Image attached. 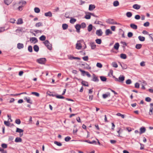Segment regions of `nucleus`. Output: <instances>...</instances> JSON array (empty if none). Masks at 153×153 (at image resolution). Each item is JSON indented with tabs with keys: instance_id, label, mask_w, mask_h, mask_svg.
<instances>
[{
	"instance_id": "1",
	"label": "nucleus",
	"mask_w": 153,
	"mask_h": 153,
	"mask_svg": "<svg viewBox=\"0 0 153 153\" xmlns=\"http://www.w3.org/2000/svg\"><path fill=\"white\" fill-rule=\"evenodd\" d=\"M19 5L18 4L15 3L13 5V8L15 10H18L19 11H21L22 10V7L23 6L21 5L18 6Z\"/></svg>"
},
{
	"instance_id": "2",
	"label": "nucleus",
	"mask_w": 153,
	"mask_h": 153,
	"mask_svg": "<svg viewBox=\"0 0 153 153\" xmlns=\"http://www.w3.org/2000/svg\"><path fill=\"white\" fill-rule=\"evenodd\" d=\"M43 43L49 50H51L52 48V45L49 43L48 40H46L43 42Z\"/></svg>"
},
{
	"instance_id": "3",
	"label": "nucleus",
	"mask_w": 153,
	"mask_h": 153,
	"mask_svg": "<svg viewBox=\"0 0 153 153\" xmlns=\"http://www.w3.org/2000/svg\"><path fill=\"white\" fill-rule=\"evenodd\" d=\"M46 60L45 58H41L37 60V62L40 64H44Z\"/></svg>"
},
{
	"instance_id": "4",
	"label": "nucleus",
	"mask_w": 153,
	"mask_h": 153,
	"mask_svg": "<svg viewBox=\"0 0 153 153\" xmlns=\"http://www.w3.org/2000/svg\"><path fill=\"white\" fill-rule=\"evenodd\" d=\"M82 41H83V40H82L77 41V43L76 44V49L78 50H80L81 49L82 46L80 42H81Z\"/></svg>"
},
{
	"instance_id": "5",
	"label": "nucleus",
	"mask_w": 153,
	"mask_h": 153,
	"mask_svg": "<svg viewBox=\"0 0 153 153\" xmlns=\"http://www.w3.org/2000/svg\"><path fill=\"white\" fill-rule=\"evenodd\" d=\"M30 42L33 44H35L38 42L37 39L36 37L30 38Z\"/></svg>"
},
{
	"instance_id": "6",
	"label": "nucleus",
	"mask_w": 153,
	"mask_h": 153,
	"mask_svg": "<svg viewBox=\"0 0 153 153\" xmlns=\"http://www.w3.org/2000/svg\"><path fill=\"white\" fill-rule=\"evenodd\" d=\"M24 100H25L27 103L31 104L32 103V101L30 100V98L29 97H25L24 98Z\"/></svg>"
},
{
	"instance_id": "7",
	"label": "nucleus",
	"mask_w": 153,
	"mask_h": 153,
	"mask_svg": "<svg viewBox=\"0 0 153 153\" xmlns=\"http://www.w3.org/2000/svg\"><path fill=\"white\" fill-rule=\"evenodd\" d=\"M81 26L80 25L77 24L75 26V28L76 29V31L78 33L80 32V29Z\"/></svg>"
},
{
	"instance_id": "8",
	"label": "nucleus",
	"mask_w": 153,
	"mask_h": 153,
	"mask_svg": "<svg viewBox=\"0 0 153 153\" xmlns=\"http://www.w3.org/2000/svg\"><path fill=\"white\" fill-rule=\"evenodd\" d=\"M140 132H139V134H141L142 133H144L146 131V128L144 127H142L140 128Z\"/></svg>"
},
{
	"instance_id": "9",
	"label": "nucleus",
	"mask_w": 153,
	"mask_h": 153,
	"mask_svg": "<svg viewBox=\"0 0 153 153\" xmlns=\"http://www.w3.org/2000/svg\"><path fill=\"white\" fill-rule=\"evenodd\" d=\"M125 79V76L123 75H120L119 77V82H123Z\"/></svg>"
},
{
	"instance_id": "10",
	"label": "nucleus",
	"mask_w": 153,
	"mask_h": 153,
	"mask_svg": "<svg viewBox=\"0 0 153 153\" xmlns=\"http://www.w3.org/2000/svg\"><path fill=\"white\" fill-rule=\"evenodd\" d=\"M102 32L101 29L97 30L96 32V34L99 36H101L102 35Z\"/></svg>"
},
{
	"instance_id": "11",
	"label": "nucleus",
	"mask_w": 153,
	"mask_h": 153,
	"mask_svg": "<svg viewBox=\"0 0 153 153\" xmlns=\"http://www.w3.org/2000/svg\"><path fill=\"white\" fill-rule=\"evenodd\" d=\"M110 96V94L109 92H107L106 94H103L102 95V97L104 99H105L107 97Z\"/></svg>"
},
{
	"instance_id": "12",
	"label": "nucleus",
	"mask_w": 153,
	"mask_h": 153,
	"mask_svg": "<svg viewBox=\"0 0 153 153\" xmlns=\"http://www.w3.org/2000/svg\"><path fill=\"white\" fill-rule=\"evenodd\" d=\"M91 80L95 82H98L99 81L97 77L94 74H93V77Z\"/></svg>"
},
{
	"instance_id": "13",
	"label": "nucleus",
	"mask_w": 153,
	"mask_h": 153,
	"mask_svg": "<svg viewBox=\"0 0 153 153\" xmlns=\"http://www.w3.org/2000/svg\"><path fill=\"white\" fill-rule=\"evenodd\" d=\"M96 7L94 4H90L89 5V10L90 11L93 10Z\"/></svg>"
},
{
	"instance_id": "14",
	"label": "nucleus",
	"mask_w": 153,
	"mask_h": 153,
	"mask_svg": "<svg viewBox=\"0 0 153 153\" xmlns=\"http://www.w3.org/2000/svg\"><path fill=\"white\" fill-rule=\"evenodd\" d=\"M45 16L47 17H52V13L51 11L45 13L44 14Z\"/></svg>"
},
{
	"instance_id": "15",
	"label": "nucleus",
	"mask_w": 153,
	"mask_h": 153,
	"mask_svg": "<svg viewBox=\"0 0 153 153\" xmlns=\"http://www.w3.org/2000/svg\"><path fill=\"white\" fill-rule=\"evenodd\" d=\"M17 48L19 49H21L24 48V45L21 43H18L17 44Z\"/></svg>"
},
{
	"instance_id": "16",
	"label": "nucleus",
	"mask_w": 153,
	"mask_h": 153,
	"mask_svg": "<svg viewBox=\"0 0 153 153\" xmlns=\"http://www.w3.org/2000/svg\"><path fill=\"white\" fill-rule=\"evenodd\" d=\"M119 46L120 45L119 43L118 42H117L114 45V48L116 50H118L119 49Z\"/></svg>"
},
{
	"instance_id": "17",
	"label": "nucleus",
	"mask_w": 153,
	"mask_h": 153,
	"mask_svg": "<svg viewBox=\"0 0 153 153\" xmlns=\"http://www.w3.org/2000/svg\"><path fill=\"white\" fill-rule=\"evenodd\" d=\"M130 26L134 30H136L137 28V25L133 23L131 24L130 25Z\"/></svg>"
},
{
	"instance_id": "18",
	"label": "nucleus",
	"mask_w": 153,
	"mask_h": 153,
	"mask_svg": "<svg viewBox=\"0 0 153 153\" xmlns=\"http://www.w3.org/2000/svg\"><path fill=\"white\" fill-rule=\"evenodd\" d=\"M133 7L134 9L138 10L140 9V6L137 4H135L133 6Z\"/></svg>"
},
{
	"instance_id": "19",
	"label": "nucleus",
	"mask_w": 153,
	"mask_h": 153,
	"mask_svg": "<svg viewBox=\"0 0 153 153\" xmlns=\"http://www.w3.org/2000/svg\"><path fill=\"white\" fill-rule=\"evenodd\" d=\"M90 46L92 49H94L96 47V45L94 42H91L90 43Z\"/></svg>"
},
{
	"instance_id": "20",
	"label": "nucleus",
	"mask_w": 153,
	"mask_h": 153,
	"mask_svg": "<svg viewBox=\"0 0 153 153\" xmlns=\"http://www.w3.org/2000/svg\"><path fill=\"white\" fill-rule=\"evenodd\" d=\"M12 0H4V2L5 4L8 5L12 2Z\"/></svg>"
},
{
	"instance_id": "21",
	"label": "nucleus",
	"mask_w": 153,
	"mask_h": 153,
	"mask_svg": "<svg viewBox=\"0 0 153 153\" xmlns=\"http://www.w3.org/2000/svg\"><path fill=\"white\" fill-rule=\"evenodd\" d=\"M26 3V1H23V0H21L20 1H19V4L20 5H22L23 6V5H25Z\"/></svg>"
},
{
	"instance_id": "22",
	"label": "nucleus",
	"mask_w": 153,
	"mask_h": 153,
	"mask_svg": "<svg viewBox=\"0 0 153 153\" xmlns=\"http://www.w3.org/2000/svg\"><path fill=\"white\" fill-rule=\"evenodd\" d=\"M33 49H34V50L36 52H37L39 51V47H38V46L37 45H35L34 46H33Z\"/></svg>"
},
{
	"instance_id": "23",
	"label": "nucleus",
	"mask_w": 153,
	"mask_h": 153,
	"mask_svg": "<svg viewBox=\"0 0 153 153\" xmlns=\"http://www.w3.org/2000/svg\"><path fill=\"white\" fill-rule=\"evenodd\" d=\"M42 23L40 22L36 23L35 25V26L36 27H39L40 26H42Z\"/></svg>"
},
{
	"instance_id": "24",
	"label": "nucleus",
	"mask_w": 153,
	"mask_h": 153,
	"mask_svg": "<svg viewBox=\"0 0 153 153\" xmlns=\"http://www.w3.org/2000/svg\"><path fill=\"white\" fill-rule=\"evenodd\" d=\"M106 22L108 24H114V20L113 19H109L107 20Z\"/></svg>"
},
{
	"instance_id": "25",
	"label": "nucleus",
	"mask_w": 153,
	"mask_h": 153,
	"mask_svg": "<svg viewBox=\"0 0 153 153\" xmlns=\"http://www.w3.org/2000/svg\"><path fill=\"white\" fill-rule=\"evenodd\" d=\"M23 23L22 19L21 18H20L18 19L17 22L16 23L18 25H20L22 24Z\"/></svg>"
},
{
	"instance_id": "26",
	"label": "nucleus",
	"mask_w": 153,
	"mask_h": 153,
	"mask_svg": "<svg viewBox=\"0 0 153 153\" xmlns=\"http://www.w3.org/2000/svg\"><path fill=\"white\" fill-rule=\"evenodd\" d=\"M112 33V32L109 29H108L106 30L105 31V34L106 36L108 35L109 34H111Z\"/></svg>"
},
{
	"instance_id": "27",
	"label": "nucleus",
	"mask_w": 153,
	"mask_h": 153,
	"mask_svg": "<svg viewBox=\"0 0 153 153\" xmlns=\"http://www.w3.org/2000/svg\"><path fill=\"white\" fill-rule=\"evenodd\" d=\"M93 28V26L91 24L89 25L88 27V30L89 32L91 31Z\"/></svg>"
},
{
	"instance_id": "28",
	"label": "nucleus",
	"mask_w": 153,
	"mask_h": 153,
	"mask_svg": "<svg viewBox=\"0 0 153 153\" xmlns=\"http://www.w3.org/2000/svg\"><path fill=\"white\" fill-rule=\"evenodd\" d=\"M82 84L85 86H88V82L85 81H82Z\"/></svg>"
},
{
	"instance_id": "29",
	"label": "nucleus",
	"mask_w": 153,
	"mask_h": 153,
	"mask_svg": "<svg viewBox=\"0 0 153 153\" xmlns=\"http://www.w3.org/2000/svg\"><path fill=\"white\" fill-rule=\"evenodd\" d=\"M15 141L17 143L21 142L22 141V139L20 137H17L16 138Z\"/></svg>"
},
{
	"instance_id": "30",
	"label": "nucleus",
	"mask_w": 153,
	"mask_h": 153,
	"mask_svg": "<svg viewBox=\"0 0 153 153\" xmlns=\"http://www.w3.org/2000/svg\"><path fill=\"white\" fill-rule=\"evenodd\" d=\"M101 80L102 82H105L107 80V78L104 76H101L100 77Z\"/></svg>"
},
{
	"instance_id": "31",
	"label": "nucleus",
	"mask_w": 153,
	"mask_h": 153,
	"mask_svg": "<svg viewBox=\"0 0 153 153\" xmlns=\"http://www.w3.org/2000/svg\"><path fill=\"white\" fill-rule=\"evenodd\" d=\"M138 39L140 41L142 42L144 41L145 40V38L144 37L141 36H139Z\"/></svg>"
},
{
	"instance_id": "32",
	"label": "nucleus",
	"mask_w": 153,
	"mask_h": 153,
	"mask_svg": "<svg viewBox=\"0 0 153 153\" xmlns=\"http://www.w3.org/2000/svg\"><path fill=\"white\" fill-rule=\"evenodd\" d=\"M122 131V130H121V128H119V130L118 131H117V132L118 133V135H117V136L118 137H122L120 136V134Z\"/></svg>"
},
{
	"instance_id": "33",
	"label": "nucleus",
	"mask_w": 153,
	"mask_h": 153,
	"mask_svg": "<svg viewBox=\"0 0 153 153\" xmlns=\"http://www.w3.org/2000/svg\"><path fill=\"white\" fill-rule=\"evenodd\" d=\"M76 21V19L73 18H71L70 20V22L71 24L74 23Z\"/></svg>"
},
{
	"instance_id": "34",
	"label": "nucleus",
	"mask_w": 153,
	"mask_h": 153,
	"mask_svg": "<svg viewBox=\"0 0 153 153\" xmlns=\"http://www.w3.org/2000/svg\"><path fill=\"white\" fill-rule=\"evenodd\" d=\"M62 27L63 30H66L68 27V25L66 24H63L62 25Z\"/></svg>"
},
{
	"instance_id": "35",
	"label": "nucleus",
	"mask_w": 153,
	"mask_h": 153,
	"mask_svg": "<svg viewBox=\"0 0 153 153\" xmlns=\"http://www.w3.org/2000/svg\"><path fill=\"white\" fill-rule=\"evenodd\" d=\"M39 39L41 41H45L46 39V37L44 35H42L40 37Z\"/></svg>"
},
{
	"instance_id": "36",
	"label": "nucleus",
	"mask_w": 153,
	"mask_h": 153,
	"mask_svg": "<svg viewBox=\"0 0 153 153\" xmlns=\"http://www.w3.org/2000/svg\"><path fill=\"white\" fill-rule=\"evenodd\" d=\"M102 22L100 21H97L96 20L94 22V24H96L100 25L102 26H103L104 25L103 24L101 23Z\"/></svg>"
},
{
	"instance_id": "37",
	"label": "nucleus",
	"mask_w": 153,
	"mask_h": 153,
	"mask_svg": "<svg viewBox=\"0 0 153 153\" xmlns=\"http://www.w3.org/2000/svg\"><path fill=\"white\" fill-rule=\"evenodd\" d=\"M34 11L35 13H39L40 12V9L37 7H36L34 9Z\"/></svg>"
},
{
	"instance_id": "38",
	"label": "nucleus",
	"mask_w": 153,
	"mask_h": 153,
	"mask_svg": "<svg viewBox=\"0 0 153 153\" xmlns=\"http://www.w3.org/2000/svg\"><path fill=\"white\" fill-rule=\"evenodd\" d=\"M120 57L122 59H125L126 58V56L125 54L122 53L120 54Z\"/></svg>"
},
{
	"instance_id": "39",
	"label": "nucleus",
	"mask_w": 153,
	"mask_h": 153,
	"mask_svg": "<svg viewBox=\"0 0 153 153\" xmlns=\"http://www.w3.org/2000/svg\"><path fill=\"white\" fill-rule=\"evenodd\" d=\"M120 65L123 69H125L127 68V65L126 64H120Z\"/></svg>"
},
{
	"instance_id": "40",
	"label": "nucleus",
	"mask_w": 153,
	"mask_h": 153,
	"mask_svg": "<svg viewBox=\"0 0 153 153\" xmlns=\"http://www.w3.org/2000/svg\"><path fill=\"white\" fill-rule=\"evenodd\" d=\"M16 132H19L20 133H23V130L19 128H16Z\"/></svg>"
},
{
	"instance_id": "41",
	"label": "nucleus",
	"mask_w": 153,
	"mask_h": 153,
	"mask_svg": "<svg viewBox=\"0 0 153 153\" xmlns=\"http://www.w3.org/2000/svg\"><path fill=\"white\" fill-rule=\"evenodd\" d=\"M86 142H88V143L90 144H96V142L95 140H93L92 142H91L88 140H86L85 141Z\"/></svg>"
},
{
	"instance_id": "42",
	"label": "nucleus",
	"mask_w": 153,
	"mask_h": 153,
	"mask_svg": "<svg viewBox=\"0 0 153 153\" xmlns=\"http://www.w3.org/2000/svg\"><path fill=\"white\" fill-rule=\"evenodd\" d=\"M54 143L58 146H61L62 145V144L58 142L57 141H55L54 142Z\"/></svg>"
},
{
	"instance_id": "43",
	"label": "nucleus",
	"mask_w": 153,
	"mask_h": 153,
	"mask_svg": "<svg viewBox=\"0 0 153 153\" xmlns=\"http://www.w3.org/2000/svg\"><path fill=\"white\" fill-rule=\"evenodd\" d=\"M142 46V45L141 44H137L136 45L135 48L137 49H140L141 48Z\"/></svg>"
},
{
	"instance_id": "44",
	"label": "nucleus",
	"mask_w": 153,
	"mask_h": 153,
	"mask_svg": "<svg viewBox=\"0 0 153 153\" xmlns=\"http://www.w3.org/2000/svg\"><path fill=\"white\" fill-rule=\"evenodd\" d=\"M119 5V2L117 1H115L113 3V5L115 7H117Z\"/></svg>"
},
{
	"instance_id": "45",
	"label": "nucleus",
	"mask_w": 153,
	"mask_h": 153,
	"mask_svg": "<svg viewBox=\"0 0 153 153\" xmlns=\"http://www.w3.org/2000/svg\"><path fill=\"white\" fill-rule=\"evenodd\" d=\"M56 97L58 99H64L65 97L63 96H61L60 95H55Z\"/></svg>"
},
{
	"instance_id": "46",
	"label": "nucleus",
	"mask_w": 153,
	"mask_h": 153,
	"mask_svg": "<svg viewBox=\"0 0 153 153\" xmlns=\"http://www.w3.org/2000/svg\"><path fill=\"white\" fill-rule=\"evenodd\" d=\"M96 43L98 44H100L101 43V40L100 39H97L95 40Z\"/></svg>"
},
{
	"instance_id": "47",
	"label": "nucleus",
	"mask_w": 153,
	"mask_h": 153,
	"mask_svg": "<svg viewBox=\"0 0 153 153\" xmlns=\"http://www.w3.org/2000/svg\"><path fill=\"white\" fill-rule=\"evenodd\" d=\"M126 15L128 17H130L132 16V14L130 12H128L126 13Z\"/></svg>"
},
{
	"instance_id": "48",
	"label": "nucleus",
	"mask_w": 153,
	"mask_h": 153,
	"mask_svg": "<svg viewBox=\"0 0 153 153\" xmlns=\"http://www.w3.org/2000/svg\"><path fill=\"white\" fill-rule=\"evenodd\" d=\"M80 25L81 26V27L82 28H85L86 26V24L84 22L82 23Z\"/></svg>"
},
{
	"instance_id": "49",
	"label": "nucleus",
	"mask_w": 153,
	"mask_h": 153,
	"mask_svg": "<svg viewBox=\"0 0 153 153\" xmlns=\"http://www.w3.org/2000/svg\"><path fill=\"white\" fill-rule=\"evenodd\" d=\"M28 50L30 52H32L33 51L32 47L31 46L29 45L28 47Z\"/></svg>"
},
{
	"instance_id": "50",
	"label": "nucleus",
	"mask_w": 153,
	"mask_h": 153,
	"mask_svg": "<svg viewBox=\"0 0 153 153\" xmlns=\"http://www.w3.org/2000/svg\"><path fill=\"white\" fill-rule=\"evenodd\" d=\"M79 71L82 73V74L83 76H84L85 74H86L87 72L81 69H79Z\"/></svg>"
},
{
	"instance_id": "51",
	"label": "nucleus",
	"mask_w": 153,
	"mask_h": 153,
	"mask_svg": "<svg viewBox=\"0 0 153 153\" xmlns=\"http://www.w3.org/2000/svg\"><path fill=\"white\" fill-rule=\"evenodd\" d=\"M91 15L89 14H86L85 16V18L86 19H88L91 18Z\"/></svg>"
},
{
	"instance_id": "52",
	"label": "nucleus",
	"mask_w": 153,
	"mask_h": 153,
	"mask_svg": "<svg viewBox=\"0 0 153 153\" xmlns=\"http://www.w3.org/2000/svg\"><path fill=\"white\" fill-rule=\"evenodd\" d=\"M96 66L97 67H98L100 68H101L102 67V64L101 63L99 62L97 63Z\"/></svg>"
},
{
	"instance_id": "53",
	"label": "nucleus",
	"mask_w": 153,
	"mask_h": 153,
	"mask_svg": "<svg viewBox=\"0 0 153 153\" xmlns=\"http://www.w3.org/2000/svg\"><path fill=\"white\" fill-rule=\"evenodd\" d=\"M112 66L114 68H117L118 65L117 63L115 62H113L112 63Z\"/></svg>"
},
{
	"instance_id": "54",
	"label": "nucleus",
	"mask_w": 153,
	"mask_h": 153,
	"mask_svg": "<svg viewBox=\"0 0 153 153\" xmlns=\"http://www.w3.org/2000/svg\"><path fill=\"white\" fill-rule=\"evenodd\" d=\"M116 115L118 116L121 117L122 118H124V115L121 114V113H117L116 114Z\"/></svg>"
},
{
	"instance_id": "55",
	"label": "nucleus",
	"mask_w": 153,
	"mask_h": 153,
	"mask_svg": "<svg viewBox=\"0 0 153 153\" xmlns=\"http://www.w3.org/2000/svg\"><path fill=\"white\" fill-rule=\"evenodd\" d=\"M31 94L34 95L36 97H38L39 96V94L36 92H32L31 93Z\"/></svg>"
},
{
	"instance_id": "56",
	"label": "nucleus",
	"mask_w": 153,
	"mask_h": 153,
	"mask_svg": "<svg viewBox=\"0 0 153 153\" xmlns=\"http://www.w3.org/2000/svg\"><path fill=\"white\" fill-rule=\"evenodd\" d=\"M133 35V34L132 32H129L128 33V36L129 38L131 37Z\"/></svg>"
},
{
	"instance_id": "57",
	"label": "nucleus",
	"mask_w": 153,
	"mask_h": 153,
	"mask_svg": "<svg viewBox=\"0 0 153 153\" xmlns=\"http://www.w3.org/2000/svg\"><path fill=\"white\" fill-rule=\"evenodd\" d=\"M4 124L8 126H10V123L8 122L7 121H5L4 122Z\"/></svg>"
},
{
	"instance_id": "58",
	"label": "nucleus",
	"mask_w": 153,
	"mask_h": 153,
	"mask_svg": "<svg viewBox=\"0 0 153 153\" xmlns=\"http://www.w3.org/2000/svg\"><path fill=\"white\" fill-rule=\"evenodd\" d=\"M126 83L127 85H129L131 83V81L130 79H128L126 81Z\"/></svg>"
},
{
	"instance_id": "59",
	"label": "nucleus",
	"mask_w": 153,
	"mask_h": 153,
	"mask_svg": "<svg viewBox=\"0 0 153 153\" xmlns=\"http://www.w3.org/2000/svg\"><path fill=\"white\" fill-rule=\"evenodd\" d=\"M152 110L153 108L152 107H151L149 110V114L150 115H151L152 114Z\"/></svg>"
},
{
	"instance_id": "60",
	"label": "nucleus",
	"mask_w": 153,
	"mask_h": 153,
	"mask_svg": "<svg viewBox=\"0 0 153 153\" xmlns=\"http://www.w3.org/2000/svg\"><path fill=\"white\" fill-rule=\"evenodd\" d=\"M71 139V138L70 137H65V140L66 141L68 142Z\"/></svg>"
},
{
	"instance_id": "61",
	"label": "nucleus",
	"mask_w": 153,
	"mask_h": 153,
	"mask_svg": "<svg viewBox=\"0 0 153 153\" xmlns=\"http://www.w3.org/2000/svg\"><path fill=\"white\" fill-rule=\"evenodd\" d=\"M15 123L18 124H19L21 123V121L20 119H17L16 120Z\"/></svg>"
},
{
	"instance_id": "62",
	"label": "nucleus",
	"mask_w": 153,
	"mask_h": 153,
	"mask_svg": "<svg viewBox=\"0 0 153 153\" xmlns=\"http://www.w3.org/2000/svg\"><path fill=\"white\" fill-rule=\"evenodd\" d=\"M149 25V22H147L144 24L143 25L146 27H148Z\"/></svg>"
},
{
	"instance_id": "63",
	"label": "nucleus",
	"mask_w": 153,
	"mask_h": 153,
	"mask_svg": "<svg viewBox=\"0 0 153 153\" xmlns=\"http://www.w3.org/2000/svg\"><path fill=\"white\" fill-rule=\"evenodd\" d=\"M5 30L4 27H0V33L4 31Z\"/></svg>"
},
{
	"instance_id": "64",
	"label": "nucleus",
	"mask_w": 153,
	"mask_h": 153,
	"mask_svg": "<svg viewBox=\"0 0 153 153\" xmlns=\"http://www.w3.org/2000/svg\"><path fill=\"white\" fill-rule=\"evenodd\" d=\"M151 100V99L149 97H147L145 99V100L147 102H150Z\"/></svg>"
}]
</instances>
